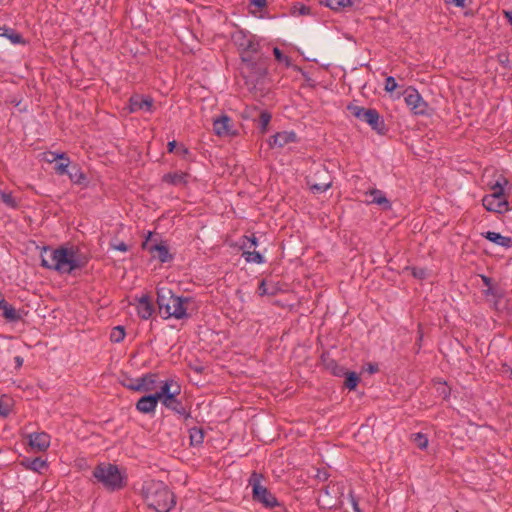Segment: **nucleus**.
Wrapping results in <instances>:
<instances>
[{
	"label": "nucleus",
	"instance_id": "obj_41",
	"mask_svg": "<svg viewBox=\"0 0 512 512\" xmlns=\"http://www.w3.org/2000/svg\"><path fill=\"white\" fill-rule=\"evenodd\" d=\"M273 54L278 62H285L287 66L290 64L289 57L286 56L278 47L273 49Z\"/></svg>",
	"mask_w": 512,
	"mask_h": 512
},
{
	"label": "nucleus",
	"instance_id": "obj_42",
	"mask_svg": "<svg viewBox=\"0 0 512 512\" xmlns=\"http://www.w3.org/2000/svg\"><path fill=\"white\" fill-rule=\"evenodd\" d=\"M397 88V83L394 77L388 76L385 80V90L387 92H392Z\"/></svg>",
	"mask_w": 512,
	"mask_h": 512
},
{
	"label": "nucleus",
	"instance_id": "obj_51",
	"mask_svg": "<svg viewBox=\"0 0 512 512\" xmlns=\"http://www.w3.org/2000/svg\"><path fill=\"white\" fill-rule=\"evenodd\" d=\"M498 61L501 63V64H506L509 62V56L508 54H499L498 55Z\"/></svg>",
	"mask_w": 512,
	"mask_h": 512
},
{
	"label": "nucleus",
	"instance_id": "obj_28",
	"mask_svg": "<svg viewBox=\"0 0 512 512\" xmlns=\"http://www.w3.org/2000/svg\"><path fill=\"white\" fill-rule=\"evenodd\" d=\"M22 464L27 468V469H30V470H33L35 472H41V470L43 468H46L47 467V463L44 459H42L41 457H36V458H33V459H30V458H25L23 461H22Z\"/></svg>",
	"mask_w": 512,
	"mask_h": 512
},
{
	"label": "nucleus",
	"instance_id": "obj_13",
	"mask_svg": "<svg viewBox=\"0 0 512 512\" xmlns=\"http://www.w3.org/2000/svg\"><path fill=\"white\" fill-rule=\"evenodd\" d=\"M152 232H148L145 241L142 243V248L147 250L154 258L158 259L161 263L169 262L173 259V255L169 252L168 246L164 242L149 244Z\"/></svg>",
	"mask_w": 512,
	"mask_h": 512
},
{
	"label": "nucleus",
	"instance_id": "obj_19",
	"mask_svg": "<svg viewBox=\"0 0 512 512\" xmlns=\"http://www.w3.org/2000/svg\"><path fill=\"white\" fill-rule=\"evenodd\" d=\"M179 395H168V398L163 399L161 402L167 409H170L174 411L175 413L179 414L180 416H183L185 419H188L191 417L190 412L186 410V408L183 406L182 402L177 398Z\"/></svg>",
	"mask_w": 512,
	"mask_h": 512
},
{
	"label": "nucleus",
	"instance_id": "obj_29",
	"mask_svg": "<svg viewBox=\"0 0 512 512\" xmlns=\"http://www.w3.org/2000/svg\"><path fill=\"white\" fill-rule=\"evenodd\" d=\"M190 442L193 446L201 445L204 441V431L201 427H192L189 430Z\"/></svg>",
	"mask_w": 512,
	"mask_h": 512
},
{
	"label": "nucleus",
	"instance_id": "obj_34",
	"mask_svg": "<svg viewBox=\"0 0 512 512\" xmlns=\"http://www.w3.org/2000/svg\"><path fill=\"white\" fill-rule=\"evenodd\" d=\"M272 115L268 111H261L258 118L259 127L261 133L264 134L267 132V127L271 121Z\"/></svg>",
	"mask_w": 512,
	"mask_h": 512
},
{
	"label": "nucleus",
	"instance_id": "obj_15",
	"mask_svg": "<svg viewBox=\"0 0 512 512\" xmlns=\"http://www.w3.org/2000/svg\"><path fill=\"white\" fill-rule=\"evenodd\" d=\"M181 393V386L178 384V382L175 379H167L166 381L161 382L160 390L154 393L156 398L159 401H163V399L168 398V395H180Z\"/></svg>",
	"mask_w": 512,
	"mask_h": 512
},
{
	"label": "nucleus",
	"instance_id": "obj_9",
	"mask_svg": "<svg viewBox=\"0 0 512 512\" xmlns=\"http://www.w3.org/2000/svg\"><path fill=\"white\" fill-rule=\"evenodd\" d=\"M232 40L240 50L241 61L243 58H251L259 54L260 45L253 35H248L240 30L233 34Z\"/></svg>",
	"mask_w": 512,
	"mask_h": 512
},
{
	"label": "nucleus",
	"instance_id": "obj_47",
	"mask_svg": "<svg viewBox=\"0 0 512 512\" xmlns=\"http://www.w3.org/2000/svg\"><path fill=\"white\" fill-rule=\"evenodd\" d=\"M447 4H454L456 7H465L466 0H445Z\"/></svg>",
	"mask_w": 512,
	"mask_h": 512
},
{
	"label": "nucleus",
	"instance_id": "obj_50",
	"mask_svg": "<svg viewBox=\"0 0 512 512\" xmlns=\"http://www.w3.org/2000/svg\"><path fill=\"white\" fill-rule=\"evenodd\" d=\"M310 10V7L303 4H301L300 7L298 8V12L300 15H308L310 14Z\"/></svg>",
	"mask_w": 512,
	"mask_h": 512
},
{
	"label": "nucleus",
	"instance_id": "obj_26",
	"mask_svg": "<svg viewBox=\"0 0 512 512\" xmlns=\"http://www.w3.org/2000/svg\"><path fill=\"white\" fill-rule=\"evenodd\" d=\"M370 196L372 197L371 203L380 205L384 210L391 209L390 201L386 198V196L384 195V193L381 190H378V189L371 190Z\"/></svg>",
	"mask_w": 512,
	"mask_h": 512
},
{
	"label": "nucleus",
	"instance_id": "obj_25",
	"mask_svg": "<svg viewBox=\"0 0 512 512\" xmlns=\"http://www.w3.org/2000/svg\"><path fill=\"white\" fill-rule=\"evenodd\" d=\"M483 236L487 240H489V241H491V242H493V243H495V244H497L499 246H502V247H505V248L512 247V238L511 237H507V236H503V235H501L498 232L487 231L486 233H483Z\"/></svg>",
	"mask_w": 512,
	"mask_h": 512
},
{
	"label": "nucleus",
	"instance_id": "obj_27",
	"mask_svg": "<svg viewBox=\"0 0 512 512\" xmlns=\"http://www.w3.org/2000/svg\"><path fill=\"white\" fill-rule=\"evenodd\" d=\"M67 175L72 183L78 185L83 184L84 180L86 179L85 174L77 164H72L70 166Z\"/></svg>",
	"mask_w": 512,
	"mask_h": 512
},
{
	"label": "nucleus",
	"instance_id": "obj_54",
	"mask_svg": "<svg viewBox=\"0 0 512 512\" xmlns=\"http://www.w3.org/2000/svg\"><path fill=\"white\" fill-rule=\"evenodd\" d=\"M14 360H15V363H16V367H21V366H22V364H23V359H22L20 356H16V357L14 358Z\"/></svg>",
	"mask_w": 512,
	"mask_h": 512
},
{
	"label": "nucleus",
	"instance_id": "obj_5",
	"mask_svg": "<svg viewBox=\"0 0 512 512\" xmlns=\"http://www.w3.org/2000/svg\"><path fill=\"white\" fill-rule=\"evenodd\" d=\"M93 477L109 491H117L125 485V478L117 465L100 463L93 470Z\"/></svg>",
	"mask_w": 512,
	"mask_h": 512
},
{
	"label": "nucleus",
	"instance_id": "obj_48",
	"mask_svg": "<svg viewBox=\"0 0 512 512\" xmlns=\"http://www.w3.org/2000/svg\"><path fill=\"white\" fill-rule=\"evenodd\" d=\"M250 3L258 8H263L267 4V0H250Z\"/></svg>",
	"mask_w": 512,
	"mask_h": 512
},
{
	"label": "nucleus",
	"instance_id": "obj_6",
	"mask_svg": "<svg viewBox=\"0 0 512 512\" xmlns=\"http://www.w3.org/2000/svg\"><path fill=\"white\" fill-rule=\"evenodd\" d=\"M263 476L260 473L253 472L249 478V485L252 487L253 501L262 504L264 508L272 509L279 506L277 498L262 485Z\"/></svg>",
	"mask_w": 512,
	"mask_h": 512
},
{
	"label": "nucleus",
	"instance_id": "obj_39",
	"mask_svg": "<svg viewBox=\"0 0 512 512\" xmlns=\"http://www.w3.org/2000/svg\"><path fill=\"white\" fill-rule=\"evenodd\" d=\"M46 155L47 156H53V159L46 158V161L49 162V163L56 162V161L61 162V161L69 159L67 154L64 153V152L57 153V152L49 151V152L46 153Z\"/></svg>",
	"mask_w": 512,
	"mask_h": 512
},
{
	"label": "nucleus",
	"instance_id": "obj_18",
	"mask_svg": "<svg viewBox=\"0 0 512 512\" xmlns=\"http://www.w3.org/2000/svg\"><path fill=\"white\" fill-rule=\"evenodd\" d=\"M29 445L37 451H45L50 446V436L45 432H34L28 435Z\"/></svg>",
	"mask_w": 512,
	"mask_h": 512
},
{
	"label": "nucleus",
	"instance_id": "obj_58",
	"mask_svg": "<svg viewBox=\"0 0 512 512\" xmlns=\"http://www.w3.org/2000/svg\"><path fill=\"white\" fill-rule=\"evenodd\" d=\"M180 151L183 155H187L189 153L188 149L184 146L180 147Z\"/></svg>",
	"mask_w": 512,
	"mask_h": 512
},
{
	"label": "nucleus",
	"instance_id": "obj_55",
	"mask_svg": "<svg viewBox=\"0 0 512 512\" xmlns=\"http://www.w3.org/2000/svg\"><path fill=\"white\" fill-rule=\"evenodd\" d=\"M259 290H260V295H264L266 293V289H265V282L262 281L260 286H259Z\"/></svg>",
	"mask_w": 512,
	"mask_h": 512
},
{
	"label": "nucleus",
	"instance_id": "obj_45",
	"mask_svg": "<svg viewBox=\"0 0 512 512\" xmlns=\"http://www.w3.org/2000/svg\"><path fill=\"white\" fill-rule=\"evenodd\" d=\"M349 498H350V502H351L353 510L355 512H362L360 507H359V503H358L357 498L352 493H349Z\"/></svg>",
	"mask_w": 512,
	"mask_h": 512
},
{
	"label": "nucleus",
	"instance_id": "obj_7",
	"mask_svg": "<svg viewBox=\"0 0 512 512\" xmlns=\"http://www.w3.org/2000/svg\"><path fill=\"white\" fill-rule=\"evenodd\" d=\"M347 109L354 117L369 124L377 133L384 134L387 130L383 118L376 109H367L353 104L348 105Z\"/></svg>",
	"mask_w": 512,
	"mask_h": 512
},
{
	"label": "nucleus",
	"instance_id": "obj_24",
	"mask_svg": "<svg viewBox=\"0 0 512 512\" xmlns=\"http://www.w3.org/2000/svg\"><path fill=\"white\" fill-rule=\"evenodd\" d=\"M188 177L189 174L186 172H170L163 175L162 181L170 185L180 186L188 183Z\"/></svg>",
	"mask_w": 512,
	"mask_h": 512
},
{
	"label": "nucleus",
	"instance_id": "obj_23",
	"mask_svg": "<svg viewBox=\"0 0 512 512\" xmlns=\"http://www.w3.org/2000/svg\"><path fill=\"white\" fill-rule=\"evenodd\" d=\"M159 400L154 394L141 397L136 403V409L141 413H152L155 411Z\"/></svg>",
	"mask_w": 512,
	"mask_h": 512
},
{
	"label": "nucleus",
	"instance_id": "obj_40",
	"mask_svg": "<svg viewBox=\"0 0 512 512\" xmlns=\"http://www.w3.org/2000/svg\"><path fill=\"white\" fill-rule=\"evenodd\" d=\"M1 200L8 207H11V208L17 207V201L15 200V198L12 196L11 193H5V192L1 193Z\"/></svg>",
	"mask_w": 512,
	"mask_h": 512
},
{
	"label": "nucleus",
	"instance_id": "obj_20",
	"mask_svg": "<svg viewBox=\"0 0 512 512\" xmlns=\"http://www.w3.org/2000/svg\"><path fill=\"white\" fill-rule=\"evenodd\" d=\"M137 313L138 316L144 320L149 319L153 312H154V306L152 303V300L149 295H142L137 302Z\"/></svg>",
	"mask_w": 512,
	"mask_h": 512
},
{
	"label": "nucleus",
	"instance_id": "obj_46",
	"mask_svg": "<svg viewBox=\"0 0 512 512\" xmlns=\"http://www.w3.org/2000/svg\"><path fill=\"white\" fill-rule=\"evenodd\" d=\"M426 274V270L423 268H413V276L418 279H424Z\"/></svg>",
	"mask_w": 512,
	"mask_h": 512
},
{
	"label": "nucleus",
	"instance_id": "obj_14",
	"mask_svg": "<svg viewBox=\"0 0 512 512\" xmlns=\"http://www.w3.org/2000/svg\"><path fill=\"white\" fill-rule=\"evenodd\" d=\"M232 120L227 115H222L219 118L215 119L213 122V130L216 135L223 136H233L236 135V131L233 130Z\"/></svg>",
	"mask_w": 512,
	"mask_h": 512
},
{
	"label": "nucleus",
	"instance_id": "obj_35",
	"mask_svg": "<svg viewBox=\"0 0 512 512\" xmlns=\"http://www.w3.org/2000/svg\"><path fill=\"white\" fill-rule=\"evenodd\" d=\"M125 338V329L123 326H116L111 330L110 340L113 343H120Z\"/></svg>",
	"mask_w": 512,
	"mask_h": 512
},
{
	"label": "nucleus",
	"instance_id": "obj_16",
	"mask_svg": "<svg viewBox=\"0 0 512 512\" xmlns=\"http://www.w3.org/2000/svg\"><path fill=\"white\" fill-rule=\"evenodd\" d=\"M153 107V99L151 97H143L141 95H133L129 99L130 112L145 110L151 112Z\"/></svg>",
	"mask_w": 512,
	"mask_h": 512
},
{
	"label": "nucleus",
	"instance_id": "obj_56",
	"mask_svg": "<svg viewBox=\"0 0 512 512\" xmlns=\"http://www.w3.org/2000/svg\"><path fill=\"white\" fill-rule=\"evenodd\" d=\"M317 477H318L319 479L326 480V479L328 478V475H327V473H326V472H323V473L318 472Z\"/></svg>",
	"mask_w": 512,
	"mask_h": 512
},
{
	"label": "nucleus",
	"instance_id": "obj_62",
	"mask_svg": "<svg viewBox=\"0 0 512 512\" xmlns=\"http://www.w3.org/2000/svg\"><path fill=\"white\" fill-rule=\"evenodd\" d=\"M46 158L53 159V156H47V155L45 154V159H46Z\"/></svg>",
	"mask_w": 512,
	"mask_h": 512
},
{
	"label": "nucleus",
	"instance_id": "obj_43",
	"mask_svg": "<svg viewBox=\"0 0 512 512\" xmlns=\"http://www.w3.org/2000/svg\"><path fill=\"white\" fill-rule=\"evenodd\" d=\"M484 294L486 296L491 295V296H493L495 298H501L502 297V294L499 291H497L495 288H493L492 286L487 287V289L484 291Z\"/></svg>",
	"mask_w": 512,
	"mask_h": 512
},
{
	"label": "nucleus",
	"instance_id": "obj_4",
	"mask_svg": "<svg viewBox=\"0 0 512 512\" xmlns=\"http://www.w3.org/2000/svg\"><path fill=\"white\" fill-rule=\"evenodd\" d=\"M57 257L56 271L60 274H71L77 269L84 268L89 261L87 256L73 247H58Z\"/></svg>",
	"mask_w": 512,
	"mask_h": 512
},
{
	"label": "nucleus",
	"instance_id": "obj_61",
	"mask_svg": "<svg viewBox=\"0 0 512 512\" xmlns=\"http://www.w3.org/2000/svg\"><path fill=\"white\" fill-rule=\"evenodd\" d=\"M507 16L509 18L510 23L512 24V11L508 13Z\"/></svg>",
	"mask_w": 512,
	"mask_h": 512
},
{
	"label": "nucleus",
	"instance_id": "obj_38",
	"mask_svg": "<svg viewBox=\"0 0 512 512\" xmlns=\"http://www.w3.org/2000/svg\"><path fill=\"white\" fill-rule=\"evenodd\" d=\"M258 245V239L255 235L252 236H243L241 248L242 249H249L251 247H255Z\"/></svg>",
	"mask_w": 512,
	"mask_h": 512
},
{
	"label": "nucleus",
	"instance_id": "obj_57",
	"mask_svg": "<svg viewBox=\"0 0 512 512\" xmlns=\"http://www.w3.org/2000/svg\"><path fill=\"white\" fill-rule=\"evenodd\" d=\"M8 33V28L7 27H0V36H4V34Z\"/></svg>",
	"mask_w": 512,
	"mask_h": 512
},
{
	"label": "nucleus",
	"instance_id": "obj_2",
	"mask_svg": "<svg viewBox=\"0 0 512 512\" xmlns=\"http://www.w3.org/2000/svg\"><path fill=\"white\" fill-rule=\"evenodd\" d=\"M145 499L148 507L156 512H170L176 504L174 493L161 481L147 486Z\"/></svg>",
	"mask_w": 512,
	"mask_h": 512
},
{
	"label": "nucleus",
	"instance_id": "obj_22",
	"mask_svg": "<svg viewBox=\"0 0 512 512\" xmlns=\"http://www.w3.org/2000/svg\"><path fill=\"white\" fill-rule=\"evenodd\" d=\"M321 362L324 368L329 371L332 375L342 377L346 374V370L343 366L339 365L336 360L331 358L327 353L321 355Z\"/></svg>",
	"mask_w": 512,
	"mask_h": 512
},
{
	"label": "nucleus",
	"instance_id": "obj_32",
	"mask_svg": "<svg viewBox=\"0 0 512 512\" xmlns=\"http://www.w3.org/2000/svg\"><path fill=\"white\" fill-rule=\"evenodd\" d=\"M344 376H346L344 386L349 390H354L360 381L358 374L356 372H346Z\"/></svg>",
	"mask_w": 512,
	"mask_h": 512
},
{
	"label": "nucleus",
	"instance_id": "obj_49",
	"mask_svg": "<svg viewBox=\"0 0 512 512\" xmlns=\"http://www.w3.org/2000/svg\"><path fill=\"white\" fill-rule=\"evenodd\" d=\"M10 413V410L7 405H3V403L0 401V415L3 417L8 416Z\"/></svg>",
	"mask_w": 512,
	"mask_h": 512
},
{
	"label": "nucleus",
	"instance_id": "obj_60",
	"mask_svg": "<svg viewBox=\"0 0 512 512\" xmlns=\"http://www.w3.org/2000/svg\"><path fill=\"white\" fill-rule=\"evenodd\" d=\"M194 370L198 373H201L203 368L202 367H195Z\"/></svg>",
	"mask_w": 512,
	"mask_h": 512
},
{
	"label": "nucleus",
	"instance_id": "obj_1",
	"mask_svg": "<svg viewBox=\"0 0 512 512\" xmlns=\"http://www.w3.org/2000/svg\"><path fill=\"white\" fill-rule=\"evenodd\" d=\"M190 298L176 296L168 288H159L157 290V304L159 311L164 319L174 317L176 319L188 318L186 305Z\"/></svg>",
	"mask_w": 512,
	"mask_h": 512
},
{
	"label": "nucleus",
	"instance_id": "obj_53",
	"mask_svg": "<svg viewBox=\"0 0 512 512\" xmlns=\"http://www.w3.org/2000/svg\"><path fill=\"white\" fill-rule=\"evenodd\" d=\"M176 146H177V142L175 140L168 142V152L169 153L174 152Z\"/></svg>",
	"mask_w": 512,
	"mask_h": 512
},
{
	"label": "nucleus",
	"instance_id": "obj_17",
	"mask_svg": "<svg viewBox=\"0 0 512 512\" xmlns=\"http://www.w3.org/2000/svg\"><path fill=\"white\" fill-rule=\"evenodd\" d=\"M297 141V135L294 131H282L273 135L269 140V146L282 148L286 144Z\"/></svg>",
	"mask_w": 512,
	"mask_h": 512
},
{
	"label": "nucleus",
	"instance_id": "obj_30",
	"mask_svg": "<svg viewBox=\"0 0 512 512\" xmlns=\"http://www.w3.org/2000/svg\"><path fill=\"white\" fill-rule=\"evenodd\" d=\"M242 256L248 263L262 264L265 262L264 257L258 251L244 250Z\"/></svg>",
	"mask_w": 512,
	"mask_h": 512
},
{
	"label": "nucleus",
	"instance_id": "obj_10",
	"mask_svg": "<svg viewBox=\"0 0 512 512\" xmlns=\"http://www.w3.org/2000/svg\"><path fill=\"white\" fill-rule=\"evenodd\" d=\"M404 101L414 115H427L428 103L422 98L420 93L413 87H408L403 92Z\"/></svg>",
	"mask_w": 512,
	"mask_h": 512
},
{
	"label": "nucleus",
	"instance_id": "obj_33",
	"mask_svg": "<svg viewBox=\"0 0 512 512\" xmlns=\"http://www.w3.org/2000/svg\"><path fill=\"white\" fill-rule=\"evenodd\" d=\"M411 440L421 450L426 449L428 446V437L421 432L412 434Z\"/></svg>",
	"mask_w": 512,
	"mask_h": 512
},
{
	"label": "nucleus",
	"instance_id": "obj_37",
	"mask_svg": "<svg viewBox=\"0 0 512 512\" xmlns=\"http://www.w3.org/2000/svg\"><path fill=\"white\" fill-rule=\"evenodd\" d=\"M71 165H72V164H71L70 159H67V160H64V161L58 162V163L55 165L54 169H55V171H56V173H57L58 175H64V174H66V175H67V173H68L69 168H70V166H71Z\"/></svg>",
	"mask_w": 512,
	"mask_h": 512
},
{
	"label": "nucleus",
	"instance_id": "obj_52",
	"mask_svg": "<svg viewBox=\"0 0 512 512\" xmlns=\"http://www.w3.org/2000/svg\"><path fill=\"white\" fill-rule=\"evenodd\" d=\"M481 279L484 283L485 286L489 287L492 285V279L488 276H485V275H481Z\"/></svg>",
	"mask_w": 512,
	"mask_h": 512
},
{
	"label": "nucleus",
	"instance_id": "obj_59",
	"mask_svg": "<svg viewBox=\"0 0 512 512\" xmlns=\"http://www.w3.org/2000/svg\"><path fill=\"white\" fill-rule=\"evenodd\" d=\"M377 370H378V368H377L376 366L370 365V367H369V371H370L371 373H374V372H376Z\"/></svg>",
	"mask_w": 512,
	"mask_h": 512
},
{
	"label": "nucleus",
	"instance_id": "obj_44",
	"mask_svg": "<svg viewBox=\"0 0 512 512\" xmlns=\"http://www.w3.org/2000/svg\"><path fill=\"white\" fill-rule=\"evenodd\" d=\"M111 247L115 250L126 252L128 251V246L124 242H118V243H111Z\"/></svg>",
	"mask_w": 512,
	"mask_h": 512
},
{
	"label": "nucleus",
	"instance_id": "obj_21",
	"mask_svg": "<svg viewBox=\"0 0 512 512\" xmlns=\"http://www.w3.org/2000/svg\"><path fill=\"white\" fill-rule=\"evenodd\" d=\"M58 248L43 247L41 252V266L56 271Z\"/></svg>",
	"mask_w": 512,
	"mask_h": 512
},
{
	"label": "nucleus",
	"instance_id": "obj_12",
	"mask_svg": "<svg viewBox=\"0 0 512 512\" xmlns=\"http://www.w3.org/2000/svg\"><path fill=\"white\" fill-rule=\"evenodd\" d=\"M307 184L313 193H323L332 186V180L328 171L319 168L312 176L307 178Z\"/></svg>",
	"mask_w": 512,
	"mask_h": 512
},
{
	"label": "nucleus",
	"instance_id": "obj_3",
	"mask_svg": "<svg viewBox=\"0 0 512 512\" xmlns=\"http://www.w3.org/2000/svg\"><path fill=\"white\" fill-rule=\"evenodd\" d=\"M268 61L267 57L260 54L251 58H243L241 74L247 85L257 88L258 85L262 84L268 73Z\"/></svg>",
	"mask_w": 512,
	"mask_h": 512
},
{
	"label": "nucleus",
	"instance_id": "obj_8",
	"mask_svg": "<svg viewBox=\"0 0 512 512\" xmlns=\"http://www.w3.org/2000/svg\"><path fill=\"white\" fill-rule=\"evenodd\" d=\"M491 189L493 192L484 196L482 199V204L485 209L499 214L507 212L510 207L504 193L503 185L497 181Z\"/></svg>",
	"mask_w": 512,
	"mask_h": 512
},
{
	"label": "nucleus",
	"instance_id": "obj_11",
	"mask_svg": "<svg viewBox=\"0 0 512 512\" xmlns=\"http://www.w3.org/2000/svg\"><path fill=\"white\" fill-rule=\"evenodd\" d=\"M158 384L157 373H146L139 378L129 380L124 386L136 392H150L156 389Z\"/></svg>",
	"mask_w": 512,
	"mask_h": 512
},
{
	"label": "nucleus",
	"instance_id": "obj_36",
	"mask_svg": "<svg viewBox=\"0 0 512 512\" xmlns=\"http://www.w3.org/2000/svg\"><path fill=\"white\" fill-rule=\"evenodd\" d=\"M4 37H7L13 44H25L22 35L13 29L8 28V33L5 32Z\"/></svg>",
	"mask_w": 512,
	"mask_h": 512
},
{
	"label": "nucleus",
	"instance_id": "obj_31",
	"mask_svg": "<svg viewBox=\"0 0 512 512\" xmlns=\"http://www.w3.org/2000/svg\"><path fill=\"white\" fill-rule=\"evenodd\" d=\"M352 4V0H325V5L334 11H340Z\"/></svg>",
	"mask_w": 512,
	"mask_h": 512
}]
</instances>
